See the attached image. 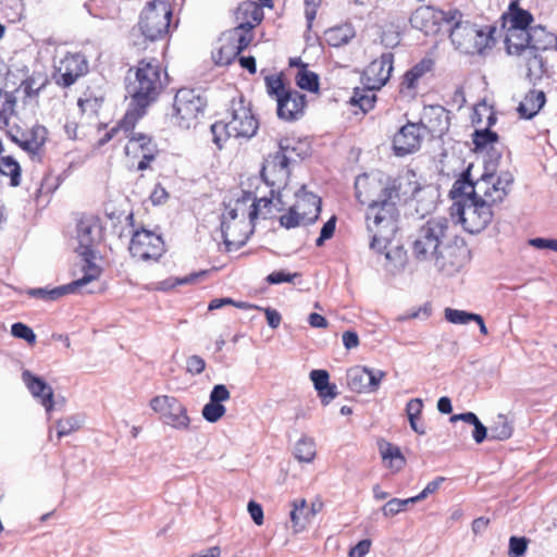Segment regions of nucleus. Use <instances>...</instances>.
I'll use <instances>...</instances> for the list:
<instances>
[{"label":"nucleus","mask_w":557,"mask_h":557,"mask_svg":"<svg viewBox=\"0 0 557 557\" xmlns=\"http://www.w3.org/2000/svg\"><path fill=\"white\" fill-rule=\"evenodd\" d=\"M379 450L385 467L392 472L397 473L406 466V458L398 446L386 441H381L379 443Z\"/></svg>","instance_id":"2f4dec72"},{"label":"nucleus","mask_w":557,"mask_h":557,"mask_svg":"<svg viewBox=\"0 0 557 557\" xmlns=\"http://www.w3.org/2000/svg\"><path fill=\"white\" fill-rule=\"evenodd\" d=\"M84 422L85 418L83 414H71L57 420L54 428L57 430L58 440L79 431Z\"/></svg>","instance_id":"c9c22d12"},{"label":"nucleus","mask_w":557,"mask_h":557,"mask_svg":"<svg viewBox=\"0 0 557 557\" xmlns=\"http://www.w3.org/2000/svg\"><path fill=\"white\" fill-rule=\"evenodd\" d=\"M262 7L255 1L242 2L236 12L235 18L238 23L237 26H245L246 29H252L263 20Z\"/></svg>","instance_id":"c85d7f7f"},{"label":"nucleus","mask_w":557,"mask_h":557,"mask_svg":"<svg viewBox=\"0 0 557 557\" xmlns=\"http://www.w3.org/2000/svg\"><path fill=\"white\" fill-rule=\"evenodd\" d=\"M251 30L246 29L245 26H236L224 34V40L235 42V48H238V53H240L252 40Z\"/></svg>","instance_id":"ea45409f"},{"label":"nucleus","mask_w":557,"mask_h":557,"mask_svg":"<svg viewBox=\"0 0 557 557\" xmlns=\"http://www.w3.org/2000/svg\"><path fill=\"white\" fill-rule=\"evenodd\" d=\"M468 175L469 173L455 182L450 190L451 196L474 195V199L484 201L491 207L505 199L513 182V176L508 171L485 172L475 182L470 181Z\"/></svg>","instance_id":"20e7f679"},{"label":"nucleus","mask_w":557,"mask_h":557,"mask_svg":"<svg viewBox=\"0 0 557 557\" xmlns=\"http://www.w3.org/2000/svg\"><path fill=\"white\" fill-rule=\"evenodd\" d=\"M451 11H436L431 7H421L412 13L410 24L425 35L435 34L438 30V22L445 21L447 23V17Z\"/></svg>","instance_id":"b1692460"},{"label":"nucleus","mask_w":557,"mask_h":557,"mask_svg":"<svg viewBox=\"0 0 557 557\" xmlns=\"http://www.w3.org/2000/svg\"><path fill=\"white\" fill-rule=\"evenodd\" d=\"M295 212H298L300 219L305 222H314L321 210V199L312 193L306 190L305 186L296 193V202L292 206Z\"/></svg>","instance_id":"a878e982"},{"label":"nucleus","mask_w":557,"mask_h":557,"mask_svg":"<svg viewBox=\"0 0 557 557\" xmlns=\"http://www.w3.org/2000/svg\"><path fill=\"white\" fill-rule=\"evenodd\" d=\"M449 231L450 222L445 216L426 220L412 236V256L447 275L458 272L463 267L466 249L449 245Z\"/></svg>","instance_id":"f257e3e1"},{"label":"nucleus","mask_w":557,"mask_h":557,"mask_svg":"<svg viewBox=\"0 0 557 557\" xmlns=\"http://www.w3.org/2000/svg\"><path fill=\"white\" fill-rule=\"evenodd\" d=\"M335 231V218L330 219L322 227L321 234L315 242L317 246H322L326 239H330Z\"/></svg>","instance_id":"e2e57ef3"},{"label":"nucleus","mask_w":557,"mask_h":557,"mask_svg":"<svg viewBox=\"0 0 557 557\" xmlns=\"http://www.w3.org/2000/svg\"><path fill=\"white\" fill-rule=\"evenodd\" d=\"M476 313L467 312L463 310L446 308L445 319L453 324H467L472 322Z\"/></svg>","instance_id":"864d4df0"},{"label":"nucleus","mask_w":557,"mask_h":557,"mask_svg":"<svg viewBox=\"0 0 557 557\" xmlns=\"http://www.w3.org/2000/svg\"><path fill=\"white\" fill-rule=\"evenodd\" d=\"M318 75L308 71L305 65L298 71L296 75V83L299 88L309 91H317L319 88Z\"/></svg>","instance_id":"49530a36"},{"label":"nucleus","mask_w":557,"mask_h":557,"mask_svg":"<svg viewBox=\"0 0 557 557\" xmlns=\"http://www.w3.org/2000/svg\"><path fill=\"white\" fill-rule=\"evenodd\" d=\"M431 315V306L425 304L419 308L411 309L408 312L399 314L396 320L398 322H405L410 319H428Z\"/></svg>","instance_id":"6e6d98bb"},{"label":"nucleus","mask_w":557,"mask_h":557,"mask_svg":"<svg viewBox=\"0 0 557 557\" xmlns=\"http://www.w3.org/2000/svg\"><path fill=\"white\" fill-rule=\"evenodd\" d=\"M0 173L10 176L12 186L20 184L21 168L13 158L2 157L0 159Z\"/></svg>","instance_id":"a18cd8bd"},{"label":"nucleus","mask_w":557,"mask_h":557,"mask_svg":"<svg viewBox=\"0 0 557 557\" xmlns=\"http://www.w3.org/2000/svg\"><path fill=\"white\" fill-rule=\"evenodd\" d=\"M294 534L302 532L313 519V510H309L306 499L295 500L289 513Z\"/></svg>","instance_id":"473e14b6"},{"label":"nucleus","mask_w":557,"mask_h":557,"mask_svg":"<svg viewBox=\"0 0 557 557\" xmlns=\"http://www.w3.org/2000/svg\"><path fill=\"white\" fill-rule=\"evenodd\" d=\"M171 15L170 4L166 1L149 2L140 15L141 34L151 41L162 38L169 32Z\"/></svg>","instance_id":"4468645a"},{"label":"nucleus","mask_w":557,"mask_h":557,"mask_svg":"<svg viewBox=\"0 0 557 557\" xmlns=\"http://www.w3.org/2000/svg\"><path fill=\"white\" fill-rule=\"evenodd\" d=\"M221 233L226 250L238 249L246 244L252 233V223L245 219H227L222 215Z\"/></svg>","instance_id":"6ab92c4d"},{"label":"nucleus","mask_w":557,"mask_h":557,"mask_svg":"<svg viewBox=\"0 0 557 557\" xmlns=\"http://www.w3.org/2000/svg\"><path fill=\"white\" fill-rule=\"evenodd\" d=\"M451 422L463 421L474 426L472 437L475 443L481 444L487 438V428L479 420L473 412H465L450 417Z\"/></svg>","instance_id":"e433bc0d"},{"label":"nucleus","mask_w":557,"mask_h":557,"mask_svg":"<svg viewBox=\"0 0 557 557\" xmlns=\"http://www.w3.org/2000/svg\"><path fill=\"white\" fill-rule=\"evenodd\" d=\"M17 99L13 92L0 87V124L9 125L10 119L15 112Z\"/></svg>","instance_id":"4c0bfd02"},{"label":"nucleus","mask_w":557,"mask_h":557,"mask_svg":"<svg viewBox=\"0 0 557 557\" xmlns=\"http://www.w3.org/2000/svg\"><path fill=\"white\" fill-rule=\"evenodd\" d=\"M352 36L354 33L348 26L334 27L325 33L326 41L333 47H341L348 44Z\"/></svg>","instance_id":"c03bdc74"},{"label":"nucleus","mask_w":557,"mask_h":557,"mask_svg":"<svg viewBox=\"0 0 557 557\" xmlns=\"http://www.w3.org/2000/svg\"><path fill=\"white\" fill-rule=\"evenodd\" d=\"M371 547L370 540H362L358 542L348 553L349 557H364Z\"/></svg>","instance_id":"338daca9"},{"label":"nucleus","mask_w":557,"mask_h":557,"mask_svg":"<svg viewBox=\"0 0 557 557\" xmlns=\"http://www.w3.org/2000/svg\"><path fill=\"white\" fill-rule=\"evenodd\" d=\"M247 510L257 525H261L263 523V509L260 504L255 500H250L247 505Z\"/></svg>","instance_id":"680f3d73"},{"label":"nucleus","mask_w":557,"mask_h":557,"mask_svg":"<svg viewBox=\"0 0 557 557\" xmlns=\"http://www.w3.org/2000/svg\"><path fill=\"white\" fill-rule=\"evenodd\" d=\"M355 189L358 201L369 207L396 189L400 194H418L420 185L413 173H407L393 180L388 178L385 182H382L379 174L372 173L359 175L355 182Z\"/></svg>","instance_id":"423d86ee"},{"label":"nucleus","mask_w":557,"mask_h":557,"mask_svg":"<svg viewBox=\"0 0 557 557\" xmlns=\"http://www.w3.org/2000/svg\"><path fill=\"white\" fill-rule=\"evenodd\" d=\"M423 408V401L420 398L410 399L406 406L408 418H419Z\"/></svg>","instance_id":"69168bd1"},{"label":"nucleus","mask_w":557,"mask_h":557,"mask_svg":"<svg viewBox=\"0 0 557 557\" xmlns=\"http://www.w3.org/2000/svg\"><path fill=\"white\" fill-rule=\"evenodd\" d=\"M298 145L295 140L282 139L278 150L268 156L261 170V176L268 185L278 189L286 185L290 173L289 165L301 158Z\"/></svg>","instance_id":"6e6552de"},{"label":"nucleus","mask_w":557,"mask_h":557,"mask_svg":"<svg viewBox=\"0 0 557 557\" xmlns=\"http://www.w3.org/2000/svg\"><path fill=\"white\" fill-rule=\"evenodd\" d=\"M454 198L461 197L453 206V214L459 215V222L465 231L470 234L482 232L492 222L494 212L486 202L474 199V195H456Z\"/></svg>","instance_id":"9d476101"},{"label":"nucleus","mask_w":557,"mask_h":557,"mask_svg":"<svg viewBox=\"0 0 557 557\" xmlns=\"http://www.w3.org/2000/svg\"><path fill=\"white\" fill-rule=\"evenodd\" d=\"M461 17L458 10L451 11L447 17V23L453 24L449 38L457 50L467 54H483L494 46L495 27L480 28L468 21H462Z\"/></svg>","instance_id":"39448f33"},{"label":"nucleus","mask_w":557,"mask_h":557,"mask_svg":"<svg viewBox=\"0 0 557 557\" xmlns=\"http://www.w3.org/2000/svg\"><path fill=\"white\" fill-rule=\"evenodd\" d=\"M265 87L268 94L274 97L276 101L289 91V89L285 88L282 78L277 75L267 76Z\"/></svg>","instance_id":"3c124183"},{"label":"nucleus","mask_w":557,"mask_h":557,"mask_svg":"<svg viewBox=\"0 0 557 557\" xmlns=\"http://www.w3.org/2000/svg\"><path fill=\"white\" fill-rule=\"evenodd\" d=\"M46 141V128L42 126L35 127L30 137H26L22 143L21 146L24 150L37 154L41 147L44 146Z\"/></svg>","instance_id":"37998d69"},{"label":"nucleus","mask_w":557,"mask_h":557,"mask_svg":"<svg viewBox=\"0 0 557 557\" xmlns=\"http://www.w3.org/2000/svg\"><path fill=\"white\" fill-rule=\"evenodd\" d=\"M542 51H536L532 49L523 50V53L518 58L520 60L519 65L524 66L527 70V77L531 82H535L545 73V61L542 57Z\"/></svg>","instance_id":"c756f323"},{"label":"nucleus","mask_w":557,"mask_h":557,"mask_svg":"<svg viewBox=\"0 0 557 557\" xmlns=\"http://www.w3.org/2000/svg\"><path fill=\"white\" fill-rule=\"evenodd\" d=\"M122 124L123 120L119 126L112 127L111 131L108 132L106 136L99 140V144L104 145L116 134L123 132L125 137L128 138V143L125 146V153L134 158H141V160L138 162V170H146L149 166L150 161L154 159L157 151L156 146L145 134L134 133V126L126 131Z\"/></svg>","instance_id":"2eb2a0df"},{"label":"nucleus","mask_w":557,"mask_h":557,"mask_svg":"<svg viewBox=\"0 0 557 557\" xmlns=\"http://www.w3.org/2000/svg\"><path fill=\"white\" fill-rule=\"evenodd\" d=\"M416 196L417 194H400L396 189L367 208L366 224L367 231L372 236L371 248L384 252L386 259H391L389 251H386L387 245L398 230L399 210L397 205Z\"/></svg>","instance_id":"7ed1b4c3"},{"label":"nucleus","mask_w":557,"mask_h":557,"mask_svg":"<svg viewBox=\"0 0 557 557\" xmlns=\"http://www.w3.org/2000/svg\"><path fill=\"white\" fill-rule=\"evenodd\" d=\"M315 442L313 438L304 436L295 445L294 455L300 462H312L315 458Z\"/></svg>","instance_id":"58836bf2"},{"label":"nucleus","mask_w":557,"mask_h":557,"mask_svg":"<svg viewBox=\"0 0 557 557\" xmlns=\"http://www.w3.org/2000/svg\"><path fill=\"white\" fill-rule=\"evenodd\" d=\"M401 505L403 504L400 503V499H398V498H393V499L388 500L382 507L383 515L385 517H393V516L399 513L400 511H403Z\"/></svg>","instance_id":"774afa93"},{"label":"nucleus","mask_w":557,"mask_h":557,"mask_svg":"<svg viewBox=\"0 0 557 557\" xmlns=\"http://www.w3.org/2000/svg\"><path fill=\"white\" fill-rule=\"evenodd\" d=\"M282 195L281 193H275L271 190V197H262L258 200L252 196L251 193L240 191V195L236 198L230 199L227 203H225V210L222 215H225L227 219H245V221H252L258 216L259 213H262V209L268 208L269 206H273L277 210H281Z\"/></svg>","instance_id":"9b49d317"},{"label":"nucleus","mask_w":557,"mask_h":557,"mask_svg":"<svg viewBox=\"0 0 557 557\" xmlns=\"http://www.w3.org/2000/svg\"><path fill=\"white\" fill-rule=\"evenodd\" d=\"M546 98L542 90L529 91L518 107L522 117L532 119L545 104Z\"/></svg>","instance_id":"72a5a7b5"},{"label":"nucleus","mask_w":557,"mask_h":557,"mask_svg":"<svg viewBox=\"0 0 557 557\" xmlns=\"http://www.w3.org/2000/svg\"><path fill=\"white\" fill-rule=\"evenodd\" d=\"M329 377V373L325 370H312L310 372V379L312 380L317 391H323L331 385Z\"/></svg>","instance_id":"bf43d9fd"},{"label":"nucleus","mask_w":557,"mask_h":557,"mask_svg":"<svg viewBox=\"0 0 557 557\" xmlns=\"http://www.w3.org/2000/svg\"><path fill=\"white\" fill-rule=\"evenodd\" d=\"M205 106V100L195 90L180 89L175 95L173 112L171 114L173 124L183 129L195 127L203 112Z\"/></svg>","instance_id":"f8f14e48"},{"label":"nucleus","mask_w":557,"mask_h":557,"mask_svg":"<svg viewBox=\"0 0 557 557\" xmlns=\"http://www.w3.org/2000/svg\"><path fill=\"white\" fill-rule=\"evenodd\" d=\"M88 72V64L79 53H66L54 64L53 78L59 86L70 87Z\"/></svg>","instance_id":"f3484780"},{"label":"nucleus","mask_w":557,"mask_h":557,"mask_svg":"<svg viewBox=\"0 0 557 557\" xmlns=\"http://www.w3.org/2000/svg\"><path fill=\"white\" fill-rule=\"evenodd\" d=\"M533 17L519 8L518 1H512L508 11L503 15V27L506 29L505 46L508 54L519 57L529 48V32Z\"/></svg>","instance_id":"1a4fd4ad"},{"label":"nucleus","mask_w":557,"mask_h":557,"mask_svg":"<svg viewBox=\"0 0 557 557\" xmlns=\"http://www.w3.org/2000/svg\"><path fill=\"white\" fill-rule=\"evenodd\" d=\"M529 245L537 249H550L557 252V239L537 237L530 239Z\"/></svg>","instance_id":"0e129e2a"},{"label":"nucleus","mask_w":557,"mask_h":557,"mask_svg":"<svg viewBox=\"0 0 557 557\" xmlns=\"http://www.w3.org/2000/svg\"><path fill=\"white\" fill-rule=\"evenodd\" d=\"M498 136L488 128L476 129L473 134V143L476 150H483L497 143Z\"/></svg>","instance_id":"8fccbe9b"},{"label":"nucleus","mask_w":557,"mask_h":557,"mask_svg":"<svg viewBox=\"0 0 557 557\" xmlns=\"http://www.w3.org/2000/svg\"><path fill=\"white\" fill-rule=\"evenodd\" d=\"M280 222L285 228L308 224L304 219H300L298 212H295L293 207H290L288 211L280 218Z\"/></svg>","instance_id":"4d7b16f0"},{"label":"nucleus","mask_w":557,"mask_h":557,"mask_svg":"<svg viewBox=\"0 0 557 557\" xmlns=\"http://www.w3.org/2000/svg\"><path fill=\"white\" fill-rule=\"evenodd\" d=\"M423 129L426 128L433 133H442L447 128L446 111L441 106H430L424 108L421 124Z\"/></svg>","instance_id":"7c9ffc66"},{"label":"nucleus","mask_w":557,"mask_h":557,"mask_svg":"<svg viewBox=\"0 0 557 557\" xmlns=\"http://www.w3.org/2000/svg\"><path fill=\"white\" fill-rule=\"evenodd\" d=\"M529 32V48L536 51H545L557 41V37L548 33L542 26L528 27Z\"/></svg>","instance_id":"f704fd0d"},{"label":"nucleus","mask_w":557,"mask_h":557,"mask_svg":"<svg viewBox=\"0 0 557 557\" xmlns=\"http://www.w3.org/2000/svg\"><path fill=\"white\" fill-rule=\"evenodd\" d=\"M375 89L367 88V90H356L351 97V103L358 106L363 112L371 110L375 102Z\"/></svg>","instance_id":"09e8293b"},{"label":"nucleus","mask_w":557,"mask_h":557,"mask_svg":"<svg viewBox=\"0 0 557 557\" xmlns=\"http://www.w3.org/2000/svg\"><path fill=\"white\" fill-rule=\"evenodd\" d=\"M230 397V391L223 384L215 385L210 393V400L218 404L228 400Z\"/></svg>","instance_id":"052dcab7"},{"label":"nucleus","mask_w":557,"mask_h":557,"mask_svg":"<svg viewBox=\"0 0 557 557\" xmlns=\"http://www.w3.org/2000/svg\"><path fill=\"white\" fill-rule=\"evenodd\" d=\"M206 272L193 273L184 277H169L157 283L156 289L166 292L178 285L193 284L199 276L203 275Z\"/></svg>","instance_id":"de8ad7c7"},{"label":"nucleus","mask_w":557,"mask_h":557,"mask_svg":"<svg viewBox=\"0 0 557 557\" xmlns=\"http://www.w3.org/2000/svg\"><path fill=\"white\" fill-rule=\"evenodd\" d=\"M22 380L32 395L40 400L41 405L49 413L55 406L51 386H49L41 377L34 375L28 370L23 371Z\"/></svg>","instance_id":"393cba45"},{"label":"nucleus","mask_w":557,"mask_h":557,"mask_svg":"<svg viewBox=\"0 0 557 557\" xmlns=\"http://www.w3.org/2000/svg\"><path fill=\"white\" fill-rule=\"evenodd\" d=\"M149 407L158 413L161 422L173 430L188 432L191 419L185 405L177 398L169 395H158L150 399Z\"/></svg>","instance_id":"ddd939ff"},{"label":"nucleus","mask_w":557,"mask_h":557,"mask_svg":"<svg viewBox=\"0 0 557 557\" xmlns=\"http://www.w3.org/2000/svg\"><path fill=\"white\" fill-rule=\"evenodd\" d=\"M127 79L126 90L132 101L122 124L126 131L135 126L137 120L145 113V109L158 98L161 91L159 62L154 59L141 60L133 75L129 70Z\"/></svg>","instance_id":"f03ea898"},{"label":"nucleus","mask_w":557,"mask_h":557,"mask_svg":"<svg viewBox=\"0 0 557 557\" xmlns=\"http://www.w3.org/2000/svg\"><path fill=\"white\" fill-rule=\"evenodd\" d=\"M11 333L14 337L22 338L30 345L36 343V335L34 331L24 323H14L11 327Z\"/></svg>","instance_id":"5fc2aeb1"},{"label":"nucleus","mask_w":557,"mask_h":557,"mask_svg":"<svg viewBox=\"0 0 557 557\" xmlns=\"http://www.w3.org/2000/svg\"><path fill=\"white\" fill-rule=\"evenodd\" d=\"M527 546L528 541L524 537L511 536L509 540L508 555L510 557H520L525 553Z\"/></svg>","instance_id":"13d9d810"},{"label":"nucleus","mask_w":557,"mask_h":557,"mask_svg":"<svg viewBox=\"0 0 557 557\" xmlns=\"http://www.w3.org/2000/svg\"><path fill=\"white\" fill-rule=\"evenodd\" d=\"M491 440L505 441L512 435V425L504 414H498L490 426Z\"/></svg>","instance_id":"a19ab883"},{"label":"nucleus","mask_w":557,"mask_h":557,"mask_svg":"<svg viewBox=\"0 0 557 557\" xmlns=\"http://www.w3.org/2000/svg\"><path fill=\"white\" fill-rule=\"evenodd\" d=\"M230 115L228 121H219L211 126L213 141L219 148L230 137H252L259 127V123L253 116L249 104L243 98L232 101Z\"/></svg>","instance_id":"0eeeda50"},{"label":"nucleus","mask_w":557,"mask_h":557,"mask_svg":"<svg viewBox=\"0 0 557 557\" xmlns=\"http://www.w3.org/2000/svg\"><path fill=\"white\" fill-rule=\"evenodd\" d=\"M238 48H235V42L225 41L224 36L221 38V46L216 52L213 53V60L218 65L230 64L237 55Z\"/></svg>","instance_id":"79ce46f5"},{"label":"nucleus","mask_w":557,"mask_h":557,"mask_svg":"<svg viewBox=\"0 0 557 557\" xmlns=\"http://www.w3.org/2000/svg\"><path fill=\"white\" fill-rule=\"evenodd\" d=\"M424 137V129L418 123H407L395 134L393 149L396 156H406L416 152Z\"/></svg>","instance_id":"aec40b11"},{"label":"nucleus","mask_w":557,"mask_h":557,"mask_svg":"<svg viewBox=\"0 0 557 557\" xmlns=\"http://www.w3.org/2000/svg\"><path fill=\"white\" fill-rule=\"evenodd\" d=\"M393 59L392 53H383L367 66L363 72L367 88L381 89L387 83L393 71Z\"/></svg>","instance_id":"412c9836"},{"label":"nucleus","mask_w":557,"mask_h":557,"mask_svg":"<svg viewBox=\"0 0 557 557\" xmlns=\"http://www.w3.org/2000/svg\"><path fill=\"white\" fill-rule=\"evenodd\" d=\"M226 412V408L222 404L209 400L202 408V417L211 423L219 421Z\"/></svg>","instance_id":"603ef678"},{"label":"nucleus","mask_w":557,"mask_h":557,"mask_svg":"<svg viewBox=\"0 0 557 557\" xmlns=\"http://www.w3.org/2000/svg\"><path fill=\"white\" fill-rule=\"evenodd\" d=\"M384 376L385 372L382 370L356 366L347 371V386L356 393H372L379 388Z\"/></svg>","instance_id":"a211bd4d"},{"label":"nucleus","mask_w":557,"mask_h":557,"mask_svg":"<svg viewBox=\"0 0 557 557\" xmlns=\"http://www.w3.org/2000/svg\"><path fill=\"white\" fill-rule=\"evenodd\" d=\"M434 66V60L431 57L423 58L412 69L407 71L400 83V94L413 97L418 87L419 79L431 72Z\"/></svg>","instance_id":"bb28decb"},{"label":"nucleus","mask_w":557,"mask_h":557,"mask_svg":"<svg viewBox=\"0 0 557 557\" xmlns=\"http://www.w3.org/2000/svg\"><path fill=\"white\" fill-rule=\"evenodd\" d=\"M100 230L97 223L89 221H82L77 226V240L78 247L76 251L83 258V264L87 263L97 264L94 259L95 255L92 251L94 244L99 239Z\"/></svg>","instance_id":"5701e85b"},{"label":"nucleus","mask_w":557,"mask_h":557,"mask_svg":"<svg viewBox=\"0 0 557 557\" xmlns=\"http://www.w3.org/2000/svg\"><path fill=\"white\" fill-rule=\"evenodd\" d=\"M81 271L83 272L82 277L70 284L48 289L47 300H57L70 293L83 292L87 285L100 277L102 269L98 264L87 263V265H82Z\"/></svg>","instance_id":"4be33fe9"},{"label":"nucleus","mask_w":557,"mask_h":557,"mask_svg":"<svg viewBox=\"0 0 557 557\" xmlns=\"http://www.w3.org/2000/svg\"><path fill=\"white\" fill-rule=\"evenodd\" d=\"M276 102L280 119L286 121L296 120L304 111L305 96L296 90H289Z\"/></svg>","instance_id":"cd10ccee"},{"label":"nucleus","mask_w":557,"mask_h":557,"mask_svg":"<svg viewBox=\"0 0 557 557\" xmlns=\"http://www.w3.org/2000/svg\"><path fill=\"white\" fill-rule=\"evenodd\" d=\"M129 252L137 260H158L164 252V243L153 232L136 231L129 243Z\"/></svg>","instance_id":"dca6fc26"}]
</instances>
